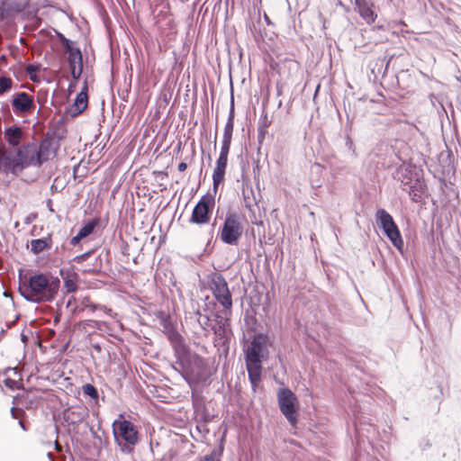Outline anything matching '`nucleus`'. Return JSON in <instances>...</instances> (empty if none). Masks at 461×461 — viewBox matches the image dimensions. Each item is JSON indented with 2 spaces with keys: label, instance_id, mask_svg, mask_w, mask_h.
<instances>
[{
  "label": "nucleus",
  "instance_id": "f03ea898",
  "mask_svg": "<svg viewBox=\"0 0 461 461\" xmlns=\"http://www.w3.org/2000/svg\"><path fill=\"white\" fill-rule=\"evenodd\" d=\"M267 338L262 334L254 336L245 350L246 366L253 392L261 380L262 359L266 357Z\"/></svg>",
  "mask_w": 461,
  "mask_h": 461
},
{
  "label": "nucleus",
  "instance_id": "ddd939ff",
  "mask_svg": "<svg viewBox=\"0 0 461 461\" xmlns=\"http://www.w3.org/2000/svg\"><path fill=\"white\" fill-rule=\"evenodd\" d=\"M211 203L209 199L203 198L194 208L191 221L203 224L209 221Z\"/></svg>",
  "mask_w": 461,
  "mask_h": 461
},
{
  "label": "nucleus",
  "instance_id": "9b49d317",
  "mask_svg": "<svg viewBox=\"0 0 461 461\" xmlns=\"http://www.w3.org/2000/svg\"><path fill=\"white\" fill-rule=\"evenodd\" d=\"M59 148V140L53 137L43 139L39 147L36 146V158L41 166L42 163L53 158Z\"/></svg>",
  "mask_w": 461,
  "mask_h": 461
},
{
  "label": "nucleus",
  "instance_id": "bb28decb",
  "mask_svg": "<svg viewBox=\"0 0 461 461\" xmlns=\"http://www.w3.org/2000/svg\"><path fill=\"white\" fill-rule=\"evenodd\" d=\"M82 391H83L84 394L91 397L94 400H96L98 398V392H97L96 388L94 385H92L91 384H86L83 385Z\"/></svg>",
  "mask_w": 461,
  "mask_h": 461
},
{
  "label": "nucleus",
  "instance_id": "f704fd0d",
  "mask_svg": "<svg viewBox=\"0 0 461 461\" xmlns=\"http://www.w3.org/2000/svg\"><path fill=\"white\" fill-rule=\"evenodd\" d=\"M199 461H219V458L216 456L215 451H213L212 454L202 457Z\"/></svg>",
  "mask_w": 461,
  "mask_h": 461
},
{
  "label": "nucleus",
  "instance_id": "dca6fc26",
  "mask_svg": "<svg viewBox=\"0 0 461 461\" xmlns=\"http://www.w3.org/2000/svg\"><path fill=\"white\" fill-rule=\"evenodd\" d=\"M229 311L224 310V315L217 313L214 319V325L212 327L214 334L220 339L227 338L230 332L229 329V319L227 318V312Z\"/></svg>",
  "mask_w": 461,
  "mask_h": 461
},
{
  "label": "nucleus",
  "instance_id": "72a5a7b5",
  "mask_svg": "<svg viewBox=\"0 0 461 461\" xmlns=\"http://www.w3.org/2000/svg\"><path fill=\"white\" fill-rule=\"evenodd\" d=\"M37 70V68L35 66H32V65H30L28 68H27V72L28 74L30 75V78L32 80V81H36L37 80V77L35 75V72Z\"/></svg>",
  "mask_w": 461,
  "mask_h": 461
},
{
  "label": "nucleus",
  "instance_id": "c756f323",
  "mask_svg": "<svg viewBox=\"0 0 461 461\" xmlns=\"http://www.w3.org/2000/svg\"><path fill=\"white\" fill-rule=\"evenodd\" d=\"M4 384L11 390H14V389L18 388V383L15 380L11 379V378H5L4 380Z\"/></svg>",
  "mask_w": 461,
  "mask_h": 461
},
{
  "label": "nucleus",
  "instance_id": "e433bc0d",
  "mask_svg": "<svg viewBox=\"0 0 461 461\" xmlns=\"http://www.w3.org/2000/svg\"><path fill=\"white\" fill-rule=\"evenodd\" d=\"M186 167H187L186 163L181 162L178 164L177 169H178V171L183 172L186 169Z\"/></svg>",
  "mask_w": 461,
  "mask_h": 461
},
{
  "label": "nucleus",
  "instance_id": "393cba45",
  "mask_svg": "<svg viewBox=\"0 0 461 461\" xmlns=\"http://www.w3.org/2000/svg\"><path fill=\"white\" fill-rule=\"evenodd\" d=\"M86 415V411L84 409H78L74 411H68L66 414L67 420L71 423H77L84 420Z\"/></svg>",
  "mask_w": 461,
  "mask_h": 461
},
{
  "label": "nucleus",
  "instance_id": "2f4dec72",
  "mask_svg": "<svg viewBox=\"0 0 461 461\" xmlns=\"http://www.w3.org/2000/svg\"><path fill=\"white\" fill-rule=\"evenodd\" d=\"M63 42H64L65 49H66L67 52L68 53V55L70 54L71 50H79V48L74 47L73 42L68 39H64Z\"/></svg>",
  "mask_w": 461,
  "mask_h": 461
},
{
  "label": "nucleus",
  "instance_id": "2eb2a0df",
  "mask_svg": "<svg viewBox=\"0 0 461 461\" xmlns=\"http://www.w3.org/2000/svg\"><path fill=\"white\" fill-rule=\"evenodd\" d=\"M68 62L70 68L71 76L74 79H78L83 72L82 53L80 50L70 51L68 57Z\"/></svg>",
  "mask_w": 461,
  "mask_h": 461
},
{
  "label": "nucleus",
  "instance_id": "a878e982",
  "mask_svg": "<svg viewBox=\"0 0 461 461\" xmlns=\"http://www.w3.org/2000/svg\"><path fill=\"white\" fill-rule=\"evenodd\" d=\"M15 399L18 401V404L23 405L26 409H31L35 404V399L30 398L29 393L18 394Z\"/></svg>",
  "mask_w": 461,
  "mask_h": 461
},
{
  "label": "nucleus",
  "instance_id": "6e6552de",
  "mask_svg": "<svg viewBox=\"0 0 461 461\" xmlns=\"http://www.w3.org/2000/svg\"><path fill=\"white\" fill-rule=\"evenodd\" d=\"M277 402L282 414L289 423L294 426L297 422V411L299 409L296 395L288 388H280L277 391Z\"/></svg>",
  "mask_w": 461,
  "mask_h": 461
},
{
  "label": "nucleus",
  "instance_id": "f257e3e1",
  "mask_svg": "<svg viewBox=\"0 0 461 461\" xmlns=\"http://www.w3.org/2000/svg\"><path fill=\"white\" fill-rule=\"evenodd\" d=\"M58 277L43 273H36L19 285L20 294L28 302L42 303L52 302L59 290Z\"/></svg>",
  "mask_w": 461,
  "mask_h": 461
},
{
  "label": "nucleus",
  "instance_id": "f8f14e48",
  "mask_svg": "<svg viewBox=\"0 0 461 461\" xmlns=\"http://www.w3.org/2000/svg\"><path fill=\"white\" fill-rule=\"evenodd\" d=\"M12 106L16 114L28 113L34 107L33 98L25 92L17 93L12 101Z\"/></svg>",
  "mask_w": 461,
  "mask_h": 461
},
{
  "label": "nucleus",
  "instance_id": "58836bf2",
  "mask_svg": "<svg viewBox=\"0 0 461 461\" xmlns=\"http://www.w3.org/2000/svg\"><path fill=\"white\" fill-rule=\"evenodd\" d=\"M73 300H75V298H74L73 296H71V297H69V298H68V303H67V306H68V307L71 304V303H72V301H73Z\"/></svg>",
  "mask_w": 461,
  "mask_h": 461
},
{
  "label": "nucleus",
  "instance_id": "b1692460",
  "mask_svg": "<svg viewBox=\"0 0 461 461\" xmlns=\"http://www.w3.org/2000/svg\"><path fill=\"white\" fill-rule=\"evenodd\" d=\"M77 113H82L87 106V95L86 92L81 91L75 100L73 104Z\"/></svg>",
  "mask_w": 461,
  "mask_h": 461
},
{
  "label": "nucleus",
  "instance_id": "423d86ee",
  "mask_svg": "<svg viewBox=\"0 0 461 461\" xmlns=\"http://www.w3.org/2000/svg\"><path fill=\"white\" fill-rule=\"evenodd\" d=\"M375 222L381 228L384 235L390 240L393 245L400 251L403 248V240L398 226L392 215L384 209H378L375 212Z\"/></svg>",
  "mask_w": 461,
  "mask_h": 461
},
{
  "label": "nucleus",
  "instance_id": "412c9836",
  "mask_svg": "<svg viewBox=\"0 0 461 461\" xmlns=\"http://www.w3.org/2000/svg\"><path fill=\"white\" fill-rule=\"evenodd\" d=\"M60 276H62V278L64 280V288L66 289V292L68 294L76 292L77 289V285L76 283L75 274L68 272L65 275L64 270L61 269Z\"/></svg>",
  "mask_w": 461,
  "mask_h": 461
},
{
  "label": "nucleus",
  "instance_id": "a211bd4d",
  "mask_svg": "<svg viewBox=\"0 0 461 461\" xmlns=\"http://www.w3.org/2000/svg\"><path fill=\"white\" fill-rule=\"evenodd\" d=\"M98 222H99V219H97V218H95V219H92L91 221H89L86 224H85L82 228L79 229L77 234L71 239L70 243L75 246L82 239L90 235L93 232V230H95V228L96 227V225L98 224Z\"/></svg>",
  "mask_w": 461,
  "mask_h": 461
},
{
  "label": "nucleus",
  "instance_id": "aec40b11",
  "mask_svg": "<svg viewBox=\"0 0 461 461\" xmlns=\"http://www.w3.org/2000/svg\"><path fill=\"white\" fill-rule=\"evenodd\" d=\"M230 145L221 144L220 156L216 162V167L213 173H224L228 161V155Z\"/></svg>",
  "mask_w": 461,
  "mask_h": 461
},
{
  "label": "nucleus",
  "instance_id": "0eeeda50",
  "mask_svg": "<svg viewBox=\"0 0 461 461\" xmlns=\"http://www.w3.org/2000/svg\"><path fill=\"white\" fill-rule=\"evenodd\" d=\"M242 234L241 216L237 212H228L220 234L221 240L228 245H236Z\"/></svg>",
  "mask_w": 461,
  "mask_h": 461
},
{
  "label": "nucleus",
  "instance_id": "ea45409f",
  "mask_svg": "<svg viewBox=\"0 0 461 461\" xmlns=\"http://www.w3.org/2000/svg\"><path fill=\"white\" fill-rule=\"evenodd\" d=\"M19 425L21 426V428L23 429V430H26L25 427H24V424L22 420V419L19 420Z\"/></svg>",
  "mask_w": 461,
  "mask_h": 461
},
{
  "label": "nucleus",
  "instance_id": "4468645a",
  "mask_svg": "<svg viewBox=\"0 0 461 461\" xmlns=\"http://www.w3.org/2000/svg\"><path fill=\"white\" fill-rule=\"evenodd\" d=\"M355 5L359 15L366 23L372 24L375 23L377 15L373 10L374 3L372 0H355Z\"/></svg>",
  "mask_w": 461,
  "mask_h": 461
},
{
  "label": "nucleus",
  "instance_id": "c85d7f7f",
  "mask_svg": "<svg viewBox=\"0 0 461 461\" xmlns=\"http://www.w3.org/2000/svg\"><path fill=\"white\" fill-rule=\"evenodd\" d=\"M11 415L14 419L20 420L24 415V411L22 408L12 407Z\"/></svg>",
  "mask_w": 461,
  "mask_h": 461
},
{
  "label": "nucleus",
  "instance_id": "39448f33",
  "mask_svg": "<svg viewBox=\"0 0 461 461\" xmlns=\"http://www.w3.org/2000/svg\"><path fill=\"white\" fill-rule=\"evenodd\" d=\"M182 375L190 386L206 380L209 375L207 362L197 354H190L182 361Z\"/></svg>",
  "mask_w": 461,
  "mask_h": 461
},
{
  "label": "nucleus",
  "instance_id": "cd10ccee",
  "mask_svg": "<svg viewBox=\"0 0 461 461\" xmlns=\"http://www.w3.org/2000/svg\"><path fill=\"white\" fill-rule=\"evenodd\" d=\"M12 86L13 80L10 77H0V95L9 91Z\"/></svg>",
  "mask_w": 461,
  "mask_h": 461
},
{
  "label": "nucleus",
  "instance_id": "7ed1b4c3",
  "mask_svg": "<svg viewBox=\"0 0 461 461\" xmlns=\"http://www.w3.org/2000/svg\"><path fill=\"white\" fill-rule=\"evenodd\" d=\"M36 155V145L28 143L14 150L3 149L0 163L5 170L21 171L30 166H39Z\"/></svg>",
  "mask_w": 461,
  "mask_h": 461
},
{
  "label": "nucleus",
  "instance_id": "6ab92c4d",
  "mask_svg": "<svg viewBox=\"0 0 461 461\" xmlns=\"http://www.w3.org/2000/svg\"><path fill=\"white\" fill-rule=\"evenodd\" d=\"M30 0H4L7 14H16L24 11L29 5Z\"/></svg>",
  "mask_w": 461,
  "mask_h": 461
},
{
  "label": "nucleus",
  "instance_id": "7c9ffc66",
  "mask_svg": "<svg viewBox=\"0 0 461 461\" xmlns=\"http://www.w3.org/2000/svg\"><path fill=\"white\" fill-rule=\"evenodd\" d=\"M199 315L198 322L203 330H206V327L209 325L210 319L206 315Z\"/></svg>",
  "mask_w": 461,
  "mask_h": 461
},
{
  "label": "nucleus",
  "instance_id": "5701e85b",
  "mask_svg": "<svg viewBox=\"0 0 461 461\" xmlns=\"http://www.w3.org/2000/svg\"><path fill=\"white\" fill-rule=\"evenodd\" d=\"M50 248V239H37L31 241V251L33 254H39L44 249Z\"/></svg>",
  "mask_w": 461,
  "mask_h": 461
},
{
  "label": "nucleus",
  "instance_id": "9d476101",
  "mask_svg": "<svg viewBox=\"0 0 461 461\" xmlns=\"http://www.w3.org/2000/svg\"><path fill=\"white\" fill-rule=\"evenodd\" d=\"M211 289L216 300L222 305L224 310L230 311L232 306L231 294L228 284L221 275H213L211 279Z\"/></svg>",
  "mask_w": 461,
  "mask_h": 461
},
{
  "label": "nucleus",
  "instance_id": "4c0bfd02",
  "mask_svg": "<svg viewBox=\"0 0 461 461\" xmlns=\"http://www.w3.org/2000/svg\"><path fill=\"white\" fill-rule=\"evenodd\" d=\"M55 448L57 451H61V446L58 443V441L55 442Z\"/></svg>",
  "mask_w": 461,
  "mask_h": 461
},
{
  "label": "nucleus",
  "instance_id": "473e14b6",
  "mask_svg": "<svg viewBox=\"0 0 461 461\" xmlns=\"http://www.w3.org/2000/svg\"><path fill=\"white\" fill-rule=\"evenodd\" d=\"M213 178V188L217 189V186L223 181L224 175H212Z\"/></svg>",
  "mask_w": 461,
  "mask_h": 461
},
{
  "label": "nucleus",
  "instance_id": "c9c22d12",
  "mask_svg": "<svg viewBox=\"0 0 461 461\" xmlns=\"http://www.w3.org/2000/svg\"><path fill=\"white\" fill-rule=\"evenodd\" d=\"M7 15H9V14H7L4 1H2L0 4V21H3Z\"/></svg>",
  "mask_w": 461,
  "mask_h": 461
},
{
  "label": "nucleus",
  "instance_id": "1a4fd4ad",
  "mask_svg": "<svg viewBox=\"0 0 461 461\" xmlns=\"http://www.w3.org/2000/svg\"><path fill=\"white\" fill-rule=\"evenodd\" d=\"M398 177L402 184V189L409 192L411 200L420 203L427 194V185L422 176L420 175H401Z\"/></svg>",
  "mask_w": 461,
  "mask_h": 461
},
{
  "label": "nucleus",
  "instance_id": "4be33fe9",
  "mask_svg": "<svg viewBox=\"0 0 461 461\" xmlns=\"http://www.w3.org/2000/svg\"><path fill=\"white\" fill-rule=\"evenodd\" d=\"M233 117H234L233 112L231 111L230 113V116H229V119L224 127L221 144L230 145V143H231V137H232L233 127H234Z\"/></svg>",
  "mask_w": 461,
  "mask_h": 461
},
{
  "label": "nucleus",
  "instance_id": "a19ab883",
  "mask_svg": "<svg viewBox=\"0 0 461 461\" xmlns=\"http://www.w3.org/2000/svg\"><path fill=\"white\" fill-rule=\"evenodd\" d=\"M48 456H49L50 459L53 458V455L50 452L48 453Z\"/></svg>",
  "mask_w": 461,
  "mask_h": 461
},
{
  "label": "nucleus",
  "instance_id": "f3484780",
  "mask_svg": "<svg viewBox=\"0 0 461 461\" xmlns=\"http://www.w3.org/2000/svg\"><path fill=\"white\" fill-rule=\"evenodd\" d=\"M23 131L21 127L13 125L5 129L4 139L9 146L18 148L23 140Z\"/></svg>",
  "mask_w": 461,
  "mask_h": 461
},
{
  "label": "nucleus",
  "instance_id": "20e7f679",
  "mask_svg": "<svg viewBox=\"0 0 461 461\" xmlns=\"http://www.w3.org/2000/svg\"><path fill=\"white\" fill-rule=\"evenodd\" d=\"M114 440L125 453H131L132 447L139 441V434L134 424L126 420H114L113 423Z\"/></svg>",
  "mask_w": 461,
  "mask_h": 461
}]
</instances>
